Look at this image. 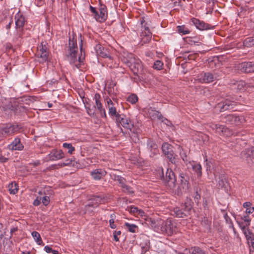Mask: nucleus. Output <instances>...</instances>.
Here are the masks:
<instances>
[{
	"mask_svg": "<svg viewBox=\"0 0 254 254\" xmlns=\"http://www.w3.org/2000/svg\"><path fill=\"white\" fill-rule=\"evenodd\" d=\"M95 50L98 56L102 58H109L111 59V57L110 56L109 52L101 45H97L95 47Z\"/></svg>",
	"mask_w": 254,
	"mask_h": 254,
	"instance_id": "nucleus-16",
	"label": "nucleus"
},
{
	"mask_svg": "<svg viewBox=\"0 0 254 254\" xmlns=\"http://www.w3.org/2000/svg\"><path fill=\"white\" fill-rule=\"evenodd\" d=\"M239 225L247 240L254 237V234L251 232V231L248 228H246V226H243L240 223Z\"/></svg>",
	"mask_w": 254,
	"mask_h": 254,
	"instance_id": "nucleus-28",
	"label": "nucleus"
},
{
	"mask_svg": "<svg viewBox=\"0 0 254 254\" xmlns=\"http://www.w3.org/2000/svg\"><path fill=\"white\" fill-rule=\"evenodd\" d=\"M124 62L129 67L134 74H138L142 73L141 62L139 59H136L133 55L129 54L127 58H124Z\"/></svg>",
	"mask_w": 254,
	"mask_h": 254,
	"instance_id": "nucleus-2",
	"label": "nucleus"
},
{
	"mask_svg": "<svg viewBox=\"0 0 254 254\" xmlns=\"http://www.w3.org/2000/svg\"><path fill=\"white\" fill-rule=\"evenodd\" d=\"M116 121L120 123L124 127L129 130L135 127L131 121L124 115H117Z\"/></svg>",
	"mask_w": 254,
	"mask_h": 254,
	"instance_id": "nucleus-9",
	"label": "nucleus"
},
{
	"mask_svg": "<svg viewBox=\"0 0 254 254\" xmlns=\"http://www.w3.org/2000/svg\"><path fill=\"white\" fill-rule=\"evenodd\" d=\"M193 170L196 174L197 177H200L202 175V168L200 164H195L192 165Z\"/></svg>",
	"mask_w": 254,
	"mask_h": 254,
	"instance_id": "nucleus-31",
	"label": "nucleus"
},
{
	"mask_svg": "<svg viewBox=\"0 0 254 254\" xmlns=\"http://www.w3.org/2000/svg\"><path fill=\"white\" fill-rule=\"evenodd\" d=\"M121 234V231H115L114 233V238L116 242L119 241V239L118 237V235H120Z\"/></svg>",
	"mask_w": 254,
	"mask_h": 254,
	"instance_id": "nucleus-53",
	"label": "nucleus"
},
{
	"mask_svg": "<svg viewBox=\"0 0 254 254\" xmlns=\"http://www.w3.org/2000/svg\"><path fill=\"white\" fill-rule=\"evenodd\" d=\"M37 55L38 56L40 55V58L41 59L40 62H45L48 60V53L46 51V49L44 51H42L41 53H38Z\"/></svg>",
	"mask_w": 254,
	"mask_h": 254,
	"instance_id": "nucleus-36",
	"label": "nucleus"
},
{
	"mask_svg": "<svg viewBox=\"0 0 254 254\" xmlns=\"http://www.w3.org/2000/svg\"><path fill=\"white\" fill-rule=\"evenodd\" d=\"M147 224L150 225L155 231H159L162 220L160 219L155 220L150 218L147 220Z\"/></svg>",
	"mask_w": 254,
	"mask_h": 254,
	"instance_id": "nucleus-23",
	"label": "nucleus"
},
{
	"mask_svg": "<svg viewBox=\"0 0 254 254\" xmlns=\"http://www.w3.org/2000/svg\"><path fill=\"white\" fill-rule=\"evenodd\" d=\"M252 204L250 202H246L243 204V207L246 209L247 214H252L254 211V207L252 206Z\"/></svg>",
	"mask_w": 254,
	"mask_h": 254,
	"instance_id": "nucleus-30",
	"label": "nucleus"
},
{
	"mask_svg": "<svg viewBox=\"0 0 254 254\" xmlns=\"http://www.w3.org/2000/svg\"><path fill=\"white\" fill-rule=\"evenodd\" d=\"M109 223L111 228L115 229L116 227V225L114 224V220L110 219Z\"/></svg>",
	"mask_w": 254,
	"mask_h": 254,
	"instance_id": "nucleus-56",
	"label": "nucleus"
},
{
	"mask_svg": "<svg viewBox=\"0 0 254 254\" xmlns=\"http://www.w3.org/2000/svg\"><path fill=\"white\" fill-rule=\"evenodd\" d=\"M142 36L146 37V40H144V43L148 42L152 37V33L149 31H144L142 32Z\"/></svg>",
	"mask_w": 254,
	"mask_h": 254,
	"instance_id": "nucleus-44",
	"label": "nucleus"
},
{
	"mask_svg": "<svg viewBox=\"0 0 254 254\" xmlns=\"http://www.w3.org/2000/svg\"><path fill=\"white\" fill-rule=\"evenodd\" d=\"M209 127L213 130H215L216 132L219 133L220 135H226V132L228 130V128L224 125L211 123L209 125Z\"/></svg>",
	"mask_w": 254,
	"mask_h": 254,
	"instance_id": "nucleus-18",
	"label": "nucleus"
},
{
	"mask_svg": "<svg viewBox=\"0 0 254 254\" xmlns=\"http://www.w3.org/2000/svg\"><path fill=\"white\" fill-rule=\"evenodd\" d=\"M137 100L138 98L137 96H136L134 94H131L127 98V101L132 104L135 103L137 101Z\"/></svg>",
	"mask_w": 254,
	"mask_h": 254,
	"instance_id": "nucleus-48",
	"label": "nucleus"
},
{
	"mask_svg": "<svg viewBox=\"0 0 254 254\" xmlns=\"http://www.w3.org/2000/svg\"><path fill=\"white\" fill-rule=\"evenodd\" d=\"M8 189L10 193L15 194L18 190L16 184L11 183L8 185Z\"/></svg>",
	"mask_w": 254,
	"mask_h": 254,
	"instance_id": "nucleus-39",
	"label": "nucleus"
},
{
	"mask_svg": "<svg viewBox=\"0 0 254 254\" xmlns=\"http://www.w3.org/2000/svg\"><path fill=\"white\" fill-rule=\"evenodd\" d=\"M162 149L163 153L169 159V161L172 163L175 164L176 155L174 153L173 146L167 143H164L162 144Z\"/></svg>",
	"mask_w": 254,
	"mask_h": 254,
	"instance_id": "nucleus-8",
	"label": "nucleus"
},
{
	"mask_svg": "<svg viewBox=\"0 0 254 254\" xmlns=\"http://www.w3.org/2000/svg\"><path fill=\"white\" fill-rule=\"evenodd\" d=\"M244 45L247 47H251L254 46V38L249 37L244 41Z\"/></svg>",
	"mask_w": 254,
	"mask_h": 254,
	"instance_id": "nucleus-33",
	"label": "nucleus"
},
{
	"mask_svg": "<svg viewBox=\"0 0 254 254\" xmlns=\"http://www.w3.org/2000/svg\"><path fill=\"white\" fill-rule=\"evenodd\" d=\"M101 97L99 94H95L94 96V99L95 100L96 107L98 110L102 108V105L100 102V99Z\"/></svg>",
	"mask_w": 254,
	"mask_h": 254,
	"instance_id": "nucleus-37",
	"label": "nucleus"
},
{
	"mask_svg": "<svg viewBox=\"0 0 254 254\" xmlns=\"http://www.w3.org/2000/svg\"><path fill=\"white\" fill-rule=\"evenodd\" d=\"M181 182L179 185V189L181 190L186 192L189 189V177L186 174L183 173L180 174Z\"/></svg>",
	"mask_w": 254,
	"mask_h": 254,
	"instance_id": "nucleus-12",
	"label": "nucleus"
},
{
	"mask_svg": "<svg viewBox=\"0 0 254 254\" xmlns=\"http://www.w3.org/2000/svg\"><path fill=\"white\" fill-rule=\"evenodd\" d=\"M227 184V182L225 178L223 177L219 178V181L218 182V185L219 187L226 189Z\"/></svg>",
	"mask_w": 254,
	"mask_h": 254,
	"instance_id": "nucleus-43",
	"label": "nucleus"
},
{
	"mask_svg": "<svg viewBox=\"0 0 254 254\" xmlns=\"http://www.w3.org/2000/svg\"><path fill=\"white\" fill-rule=\"evenodd\" d=\"M248 243L250 245V254H254V237L248 240Z\"/></svg>",
	"mask_w": 254,
	"mask_h": 254,
	"instance_id": "nucleus-42",
	"label": "nucleus"
},
{
	"mask_svg": "<svg viewBox=\"0 0 254 254\" xmlns=\"http://www.w3.org/2000/svg\"><path fill=\"white\" fill-rule=\"evenodd\" d=\"M191 21L196 28L200 30L210 29L212 28L209 24H206L203 21H200L199 19L194 18L191 19Z\"/></svg>",
	"mask_w": 254,
	"mask_h": 254,
	"instance_id": "nucleus-15",
	"label": "nucleus"
},
{
	"mask_svg": "<svg viewBox=\"0 0 254 254\" xmlns=\"http://www.w3.org/2000/svg\"><path fill=\"white\" fill-rule=\"evenodd\" d=\"M98 111L100 112V113L101 115V116L102 117H104V118L106 117V112H105V110L104 109L102 108L101 109H100Z\"/></svg>",
	"mask_w": 254,
	"mask_h": 254,
	"instance_id": "nucleus-55",
	"label": "nucleus"
},
{
	"mask_svg": "<svg viewBox=\"0 0 254 254\" xmlns=\"http://www.w3.org/2000/svg\"><path fill=\"white\" fill-rule=\"evenodd\" d=\"M100 14L98 13V15L96 17V20L100 22L105 21L107 17V10L106 6L101 4L99 8Z\"/></svg>",
	"mask_w": 254,
	"mask_h": 254,
	"instance_id": "nucleus-14",
	"label": "nucleus"
},
{
	"mask_svg": "<svg viewBox=\"0 0 254 254\" xmlns=\"http://www.w3.org/2000/svg\"><path fill=\"white\" fill-rule=\"evenodd\" d=\"M32 236L34 238L35 241L38 245H41L42 241L39 233L36 231L32 233Z\"/></svg>",
	"mask_w": 254,
	"mask_h": 254,
	"instance_id": "nucleus-34",
	"label": "nucleus"
},
{
	"mask_svg": "<svg viewBox=\"0 0 254 254\" xmlns=\"http://www.w3.org/2000/svg\"><path fill=\"white\" fill-rule=\"evenodd\" d=\"M241 157L247 161L248 163H251V162H253V160H251V157H254V147L251 150L246 149L242 151Z\"/></svg>",
	"mask_w": 254,
	"mask_h": 254,
	"instance_id": "nucleus-19",
	"label": "nucleus"
},
{
	"mask_svg": "<svg viewBox=\"0 0 254 254\" xmlns=\"http://www.w3.org/2000/svg\"><path fill=\"white\" fill-rule=\"evenodd\" d=\"M7 160V158L0 155V162H5Z\"/></svg>",
	"mask_w": 254,
	"mask_h": 254,
	"instance_id": "nucleus-61",
	"label": "nucleus"
},
{
	"mask_svg": "<svg viewBox=\"0 0 254 254\" xmlns=\"http://www.w3.org/2000/svg\"><path fill=\"white\" fill-rule=\"evenodd\" d=\"M163 65V64L161 61H157L154 63L153 67L155 69L160 70L162 68Z\"/></svg>",
	"mask_w": 254,
	"mask_h": 254,
	"instance_id": "nucleus-50",
	"label": "nucleus"
},
{
	"mask_svg": "<svg viewBox=\"0 0 254 254\" xmlns=\"http://www.w3.org/2000/svg\"><path fill=\"white\" fill-rule=\"evenodd\" d=\"M68 45L69 51L67 54L68 59L69 61L70 64H73L77 68H79L80 67L81 63L82 61H81L80 58H78L77 59L76 57L78 48L76 44V40H74V37L72 39L69 38Z\"/></svg>",
	"mask_w": 254,
	"mask_h": 254,
	"instance_id": "nucleus-1",
	"label": "nucleus"
},
{
	"mask_svg": "<svg viewBox=\"0 0 254 254\" xmlns=\"http://www.w3.org/2000/svg\"><path fill=\"white\" fill-rule=\"evenodd\" d=\"M15 24L18 28L22 27L24 24V19L22 17H20L15 21Z\"/></svg>",
	"mask_w": 254,
	"mask_h": 254,
	"instance_id": "nucleus-47",
	"label": "nucleus"
},
{
	"mask_svg": "<svg viewBox=\"0 0 254 254\" xmlns=\"http://www.w3.org/2000/svg\"><path fill=\"white\" fill-rule=\"evenodd\" d=\"M162 122L164 123V124L167 125L168 126H170V125H172L171 123L166 119H165L164 120H162Z\"/></svg>",
	"mask_w": 254,
	"mask_h": 254,
	"instance_id": "nucleus-59",
	"label": "nucleus"
},
{
	"mask_svg": "<svg viewBox=\"0 0 254 254\" xmlns=\"http://www.w3.org/2000/svg\"><path fill=\"white\" fill-rule=\"evenodd\" d=\"M131 129H129L130 132L129 133L131 139L135 143L138 142L139 140V133H140V129L136 126Z\"/></svg>",
	"mask_w": 254,
	"mask_h": 254,
	"instance_id": "nucleus-20",
	"label": "nucleus"
},
{
	"mask_svg": "<svg viewBox=\"0 0 254 254\" xmlns=\"http://www.w3.org/2000/svg\"><path fill=\"white\" fill-rule=\"evenodd\" d=\"M18 125H6L5 127H0V140L7 136L12 135L19 130Z\"/></svg>",
	"mask_w": 254,
	"mask_h": 254,
	"instance_id": "nucleus-5",
	"label": "nucleus"
},
{
	"mask_svg": "<svg viewBox=\"0 0 254 254\" xmlns=\"http://www.w3.org/2000/svg\"><path fill=\"white\" fill-rule=\"evenodd\" d=\"M41 198H40V199H38V198L37 197L33 202V204L35 205V206H38L40 204V201H41Z\"/></svg>",
	"mask_w": 254,
	"mask_h": 254,
	"instance_id": "nucleus-57",
	"label": "nucleus"
},
{
	"mask_svg": "<svg viewBox=\"0 0 254 254\" xmlns=\"http://www.w3.org/2000/svg\"><path fill=\"white\" fill-rule=\"evenodd\" d=\"M201 224L206 230L209 231L211 228V220L207 217H203L201 220Z\"/></svg>",
	"mask_w": 254,
	"mask_h": 254,
	"instance_id": "nucleus-26",
	"label": "nucleus"
},
{
	"mask_svg": "<svg viewBox=\"0 0 254 254\" xmlns=\"http://www.w3.org/2000/svg\"><path fill=\"white\" fill-rule=\"evenodd\" d=\"M72 162V160L70 159H68L66 161V162L63 163V166H66L70 164Z\"/></svg>",
	"mask_w": 254,
	"mask_h": 254,
	"instance_id": "nucleus-62",
	"label": "nucleus"
},
{
	"mask_svg": "<svg viewBox=\"0 0 254 254\" xmlns=\"http://www.w3.org/2000/svg\"><path fill=\"white\" fill-rule=\"evenodd\" d=\"M147 147L151 151L154 150V154H157L158 152L157 145L153 141L149 140L147 142Z\"/></svg>",
	"mask_w": 254,
	"mask_h": 254,
	"instance_id": "nucleus-29",
	"label": "nucleus"
},
{
	"mask_svg": "<svg viewBox=\"0 0 254 254\" xmlns=\"http://www.w3.org/2000/svg\"><path fill=\"white\" fill-rule=\"evenodd\" d=\"M63 147L68 149V153L70 154H72L73 152L75 150V148L72 146L71 143H64Z\"/></svg>",
	"mask_w": 254,
	"mask_h": 254,
	"instance_id": "nucleus-40",
	"label": "nucleus"
},
{
	"mask_svg": "<svg viewBox=\"0 0 254 254\" xmlns=\"http://www.w3.org/2000/svg\"><path fill=\"white\" fill-rule=\"evenodd\" d=\"M89 8L91 11L93 13V16L96 19V17H97L98 15V11H97L95 7L92 6L91 5H90Z\"/></svg>",
	"mask_w": 254,
	"mask_h": 254,
	"instance_id": "nucleus-52",
	"label": "nucleus"
},
{
	"mask_svg": "<svg viewBox=\"0 0 254 254\" xmlns=\"http://www.w3.org/2000/svg\"><path fill=\"white\" fill-rule=\"evenodd\" d=\"M129 211L131 213H136L138 212V209L136 207L131 206L129 207Z\"/></svg>",
	"mask_w": 254,
	"mask_h": 254,
	"instance_id": "nucleus-54",
	"label": "nucleus"
},
{
	"mask_svg": "<svg viewBox=\"0 0 254 254\" xmlns=\"http://www.w3.org/2000/svg\"><path fill=\"white\" fill-rule=\"evenodd\" d=\"M64 157V154L63 151L61 150H54L51 153V158L52 160H59L63 158Z\"/></svg>",
	"mask_w": 254,
	"mask_h": 254,
	"instance_id": "nucleus-25",
	"label": "nucleus"
},
{
	"mask_svg": "<svg viewBox=\"0 0 254 254\" xmlns=\"http://www.w3.org/2000/svg\"><path fill=\"white\" fill-rule=\"evenodd\" d=\"M224 122L228 124L239 126L245 122L243 116H236L233 114H228L223 117Z\"/></svg>",
	"mask_w": 254,
	"mask_h": 254,
	"instance_id": "nucleus-6",
	"label": "nucleus"
},
{
	"mask_svg": "<svg viewBox=\"0 0 254 254\" xmlns=\"http://www.w3.org/2000/svg\"><path fill=\"white\" fill-rule=\"evenodd\" d=\"M189 252L190 254H205L204 252L198 247L191 248Z\"/></svg>",
	"mask_w": 254,
	"mask_h": 254,
	"instance_id": "nucleus-35",
	"label": "nucleus"
},
{
	"mask_svg": "<svg viewBox=\"0 0 254 254\" xmlns=\"http://www.w3.org/2000/svg\"><path fill=\"white\" fill-rule=\"evenodd\" d=\"M245 222H247V227H248L250 225V223L251 221V219H248L247 216H244L243 218Z\"/></svg>",
	"mask_w": 254,
	"mask_h": 254,
	"instance_id": "nucleus-60",
	"label": "nucleus"
},
{
	"mask_svg": "<svg viewBox=\"0 0 254 254\" xmlns=\"http://www.w3.org/2000/svg\"><path fill=\"white\" fill-rule=\"evenodd\" d=\"M238 69L245 73L254 72V63L244 62L238 65Z\"/></svg>",
	"mask_w": 254,
	"mask_h": 254,
	"instance_id": "nucleus-11",
	"label": "nucleus"
},
{
	"mask_svg": "<svg viewBox=\"0 0 254 254\" xmlns=\"http://www.w3.org/2000/svg\"><path fill=\"white\" fill-rule=\"evenodd\" d=\"M8 148L11 150H21L23 148V146L21 143L20 139L16 138L11 144L8 145Z\"/></svg>",
	"mask_w": 254,
	"mask_h": 254,
	"instance_id": "nucleus-21",
	"label": "nucleus"
},
{
	"mask_svg": "<svg viewBox=\"0 0 254 254\" xmlns=\"http://www.w3.org/2000/svg\"><path fill=\"white\" fill-rule=\"evenodd\" d=\"M41 200L43 204L45 206H47L49 203L50 198L48 196L43 197L41 198Z\"/></svg>",
	"mask_w": 254,
	"mask_h": 254,
	"instance_id": "nucleus-51",
	"label": "nucleus"
},
{
	"mask_svg": "<svg viewBox=\"0 0 254 254\" xmlns=\"http://www.w3.org/2000/svg\"><path fill=\"white\" fill-rule=\"evenodd\" d=\"M215 79H216V77H215L212 73L211 72H206L204 73L200 78L201 81L205 83H210L214 80Z\"/></svg>",
	"mask_w": 254,
	"mask_h": 254,
	"instance_id": "nucleus-24",
	"label": "nucleus"
},
{
	"mask_svg": "<svg viewBox=\"0 0 254 254\" xmlns=\"http://www.w3.org/2000/svg\"><path fill=\"white\" fill-rule=\"evenodd\" d=\"M192 209L191 202L190 199H187V201L182 204L180 207L174 208V214L177 217L184 218L188 216L190 214V211Z\"/></svg>",
	"mask_w": 254,
	"mask_h": 254,
	"instance_id": "nucleus-3",
	"label": "nucleus"
},
{
	"mask_svg": "<svg viewBox=\"0 0 254 254\" xmlns=\"http://www.w3.org/2000/svg\"><path fill=\"white\" fill-rule=\"evenodd\" d=\"M107 104L109 108V114L111 116H115L116 119H117V115L119 114L117 113L116 108L113 106L112 101L109 99L107 101Z\"/></svg>",
	"mask_w": 254,
	"mask_h": 254,
	"instance_id": "nucleus-27",
	"label": "nucleus"
},
{
	"mask_svg": "<svg viewBox=\"0 0 254 254\" xmlns=\"http://www.w3.org/2000/svg\"><path fill=\"white\" fill-rule=\"evenodd\" d=\"M44 250L47 253H50L52 251V249L48 246L45 247Z\"/></svg>",
	"mask_w": 254,
	"mask_h": 254,
	"instance_id": "nucleus-58",
	"label": "nucleus"
},
{
	"mask_svg": "<svg viewBox=\"0 0 254 254\" xmlns=\"http://www.w3.org/2000/svg\"><path fill=\"white\" fill-rule=\"evenodd\" d=\"M92 203H89L88 205L85 206V213H89V214L93 212L92 207H96L98 204L101 203L102 199L99 196H94L93 198Z\"/></svg>",
	"mask_w": 254,
	"mask_h": 254,
	"instance_id": "nucleus-13",
	"label": "nucleus"
},
{
	"mask_svg": "<svg viewBox=\"0 0 254 254\" xmlns=\"http://www.w3.org/2000/svg\"><path fill=\"white\" fill-rule=\"evenodd\" d=\"M141 25L142 27H144L145 31H149L148 27L146 26L145 25H143V22H141Z\"/></svg>",
	"mask_w": 254,
	"mask_h": 254,
	"instance_id": "nucleus-64",
	"label": "nucleus"
},
{
	"mask_svg": "<svg viewBox=\"0 0 254 254\" xmlns=\"http://www.w3.org/2000/svg\"><path fill=\"white\" fill-rule=\"evenodd\" d=\"M106 174V171L102 169H97L91 172V175L92 178L97 180L101 179Z\"/></svg>",
	"mask_w": 254,
	"mask_h": 254,
	"instance_id": "nucleus-22",
	"label": "nucleus"
},
{
	"mask_svg": "<svg viewBox=\"0 0 254 254\" xmlns=\"http://www.w3.org/2000/svg\"><path fill=\"white\" fill-rule=\"evenodd\" d=\"M195 195L194 196L195 199H199L200 198V194L198 193V191L196 190L195 192Z\"/></svg>",
	"mask_w": 254,
	"mask_h": 254,
	"instance_id": "nucleus-63",
	"label": "nucleus"
},
{
	"mask_svg": "<svg viewBox=\"0 0 254 254\" xmlns=\"http://www.w3.org/2000/svg\"><path fill=\"white\" fill-rule=\"evenodd\" d=\"M224 217L226 220V222L227 223L229 224V227L232 228L233 229L234 232L235 233H236L235 229L234 227V225L232 222L231 219L229 218V217L228 216V215L227 214H225Z\"/></svg>",
	"mask_w": 254,
	"mask_h": 254,
	"instance_id": "nucleus-45",
	"label": "nucleus"
},
{
	"mask_svg": "<svg viewBox=\"0 0 254 254\" xmlns=\"http://www.w3.org/2000/svg\"><path fill=\"white\" fill-rule=\"evenodd\" d=\"M125 226L128 228L129 231L132 233L135 232V230L137 228L135 225L130 224L128 223H126Z\"/></svg>",
	"mask_w": 254,
	"mask_h": 254,
	"instance_id": "nucleus-46",
	"label": "nucleus"
},
{
	"mask_svg": "<svg viewBox=\"0 0 254 254\" xmlns=\"http://www.w3.org/2000/svg\"><path fill=\"white\" fill-rule=\"evenodd\" d=\"M178 31L179 33H182L183 35H186L190 33L188 28L185 26H178Z\"/></svg>",
	"mask_w": 254,
	"mask_h": 254,
	"instance_id": "nucleus-38",
	"label": "nucleus"
},
{
	"mask_svg": "<svg viewBox=\"0 0 254 254\" xmlns=\"http://www.w3.org/2000/svg\"><path fill=\"white\" fill-rule=\"evenodd\" d=\"M112 177L115 181H118L121 186L126 183V179L121 176L113 174Z\"/></svg>",
	"mask_w": 254,
	"mask_h": 254,
	"instance_id": "nucleus-32",
	"label": "nucleus"
},
{
	"mask_svg": "<svg viewBox=\"0 0 254 254\" xmlns=\"http://www.w3.org/2000/svg\"><path fill=\"white\" fill-rule=\"evenodd\" d=\"M189 52L184 54V58L186 59H188V60H195L196 58L197 55L196 54H190L188 55Z\"/></svg>",
	"mask_w": 254,
	"mask_h": 254,
	"instance_id": "nucleus-41",
	"label": "nucleus"
},
{
	"mask_svg": "<svg viewBox=\"0 0 254 254\" xmlns=\"http://www.w3.org/2000/svg\"><path fill=\"white\" fill-rule=\"evenodd\" d=\"M177 229L176 223L167 219L165 221L162 220L159 231L168 235H172L174 232H176Z\"/></svg>",
	"mask_w": 254,
	"mask_h": 254,
	"instance_id": "nucleus-4",
	"label": "nucleus"
},
{
	"mask_svg": "<svg viewBox=\"0 0 254 254\" xmlns=\"http://www.w3.org/2000/svg\"><path fill=\"white\" fill-rule=\"evenodd\" d=\"M236 106V103L228 99L219 103L216 108L219 109L220 112H222L225 111L232 109Z\"/></svg>",
	"mask_w": 254,
	"mask_h": 254,
	"instance_id": "nucleus-10",
	"label": "nucleus"
},
{
	"mask_svg": "<svg viewBox=\"0 0 254 254\" xmlns=\"http://www.w3.org/2000/svg\"><path fill=\"white\" fill-rule=\"evenodd\" d=\"M234 88L239 90L244 89L245 87H254V84L252 80H250L249 82L246 83L244 81H237L234 84Z\"/></svg>",
	"mask_w": 254,
	"mask_h": 254,
	"instance_id": "nucleus-17",
	"label": "nucleus"
},
{
	"mask_svg": "<svg viewBox=\"0 0 254 254\" xmlns=\"http://www.w3.org/2000/svg\"><path fill=\"white\" fill-rule=\"evenodd\" d=\"M163 181L170 189H174L176 187V178L172 170L167 169L165 177L163 176Z\"/></svg>",
	"mask_w": 254,
	"mask_h": 254,
	"instance_id": "nucleus-7",
	"label": "nucleus"
},
{
	"mask_svg": "<svg viewBox=\"0 0 254 254\" xmlns=\"http://www.w3.org/2000/svg\"><path fill=\"white\" fill-rule=\"evenodd\" d=\"M123 189H124V191H126L129 193L132 194L133 193V191L132 190V188H130L129 186H128L126 185L125 184H124L123 186H121Z\"/></svg>",
	"mask_w": 254,
	"mask_h": 254,
	"instance_id": "nucleus-49",
	"label": "nucleus"
}]
</instances>
